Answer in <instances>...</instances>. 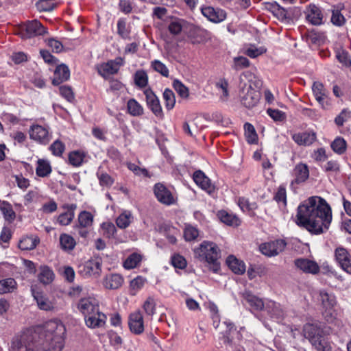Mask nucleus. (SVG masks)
I'll return each mask as SVG.
<instances>
[{
  "mask_svg": "<svg viewBox=\"0 0 351 351\" xmlns=\"http://www.w3.org/2000/svg\"><path fill=\"white\" fill-rule=\"evenodd\" d=\"M123 282V277L118 274L107 275L103 281L104 286L108 289H117L121 287Z\"/></svg>",
  "mask_w": 351,
  "mask_h": 351,
  "instance_id": "obj_27",
  "label": "nucleus"
},
{
  "mask_svg": "<svg viewBox=\"0 0 351 351\" xmlns=\"http://www.w3.org/2000/svg\"><path fill=\"white\" fill-rule=\"evenodd\" d=\"M336 57L344 66L349 67L351 66V59L348 51L343 49L339 50L337 51Z\"/></svg>",
  "mask_w": 351,
  "mask_h": 351,
  "instance_id": "obj_58",
  "label": "nucleus"
},
{
  "mask_svg": "<svg viewBox=\"0 0 351 351\" xmlns=\"http://www.w3.org/2000/svg\"><path fill=\"white\" fill-rule=\"evenodd\" d=\"M330 147L335 153L342 154L346 150V141L341 137H337L332 142Z\"/></svg>",
  "mask_w": 351,
  "mask_h": 351,
  "instance_id": "obj_48",
  "label": "nucleus"
},
{
  "mask_svg": "<svg viewBox=\"0 0 351 351\" xmlns=\"http://www.w3.org/2000/svg\"><path fill=\"white\" fill-rule=\"evenodd\" d=\"M193 178L195 184L202 189L209 193L214 191V185L211 183L210 180L202 171H196L193 173Z\"/></svg>",
  "mask_w": 351,
  "mask_h": 351,
  "instance_id": "obj_21",
  "label": "nucleus"
},
{
  "mask_svg": "<svg viewBox=\"0 0 351 351\" xmlns=\"http://www.w3.org/2000/svg\"><path fill=\"white\" fill-rule=\"evenodd\" d=\"M201 12L208 21L215 23L223 21L227 16L225 10L221 8H215L212 6H202Z\"/></svg>",
  "mask_w": 351,
  "mask_h": 351,
  "instance_id": "obj_11",
  "label": "nucleus"
},
{
  "mask_svg": "<svg viewBox=\"0 0 351 351\" xmlns=\"http://www.w3.org/2000/svg\"><path fill=\"white\" fill-rule=\"evenodd\" d=\"M134 80L136 86L140 88L145 87L148 83L147 74L143 70H138L134 74Z\"/></svg>",
  "mask_w": 351,
  "mask_h": 351,
  "instance_id": "obj_46",
  "label": "nucleus"
},
{
  "mask_svg": "<svg viewBox=\"0 0 351 351\" xmlns=\"http://www.w3.org/2000/svg\"><path fill=\"white\" fill-rule=\"evenodd\" d=\"M117 33L123 39L130 38V31L126 25L125 21L123 19H120L117 21Z\"/></svg>",
  "mask_w": 351,
  "mask_h": 351,
  "instance_id": "obj_53",
  "label": "nucleus"
},
{
  "mask_svg": "<svg viewBox=\"0 0 351 351\" xmlns=\"http://www.w3.org/2000/svg\"><path fill=\"white\" fill-rule=\"evenodd\" d=\"M250 66L249 60L243 56L235 57L233 59V64L232 68L236 71H239Z\"/></svg>",
  "mask_w": 351,
  "mask_h": 351,
  "instance_id": "obj_52",
  "label": "nucleus"
},
{
  "mask_svg": "<svg viewBox=\"0 0 351 351\" xmlns=\"http://www.w3.org/2000/svg\"><path fill=\"white\" fill-rule=\"evenodd\" d=\"M243 300L248 304L254 311H261L264 308V302L262 299L253 295L251 292L245 291L242 293Z\"/></svg>",
  "mask_w": 351,
  "mask_h": 351,
  "instance_id": "obj_26",
  "label": "nucleus"
},
{
  "mask_svg": "<svg viewBox=\"0 0 351 351\" xmlns=\"http://www.w3.org/2000/svg\"><path fill=\"white\" fill-rule=\"evenodd\" d=\"M75 207V205H71V210L62 213L58 216L57 221L61 226H67L71 223L75 217L73 210Z\"/></svg>",
  "mask_w": 351,
  "mask_h": 351,
  "instance_id": "obj_41",
  "label": "nucleus"
},
{
  "mask_svg": "<svg viewBox=\"0 0 351 351\" xmlns=\"http://www.w3.org/2000/svg\"><path fill=\"white\" fill-rule=\"evenodd\" d=\"M216 87L218 91L221 94V99L223 101L227 100L228 97V83L226 80H221L216 83Z\"/></svg>",
  "mask_w": 351,
  "mask_h": 351,
  "instance_id": "obj_59",
  "label": "nucleus"
},
{
  "mask_svg": "<svg viewBox=\"0 0 351 351\" xmlns=\"http://www.w3.org/2000/svg\"><path fill=\"white\" fill-rule=\"evenodd\" d=\"M173 86L174 89L180 97L183 98H187L189 97V92L188 88L185 86L180 80H174Z\"/></svg>",
  "mask_w": 351,
  "mask_h": 351,
  "instance_id": "obj_60",
  "label": "nucleus"
},
{
  "mask_svg": "<svg viewBox=\"0 0 351 351\" xmlns=\"http://www.w3.org/2000/svg\"><path fill=\"white\" fill-rule=\"evenodd\" d=\"M322 333V330L316 325L313 324H306L303 328V334L305 338L308 339L310 342L320 336Z\"/></svg>",
  "mask_w": 351,
  "mask_h": 351,
  "instance_id": "obj_32",
  "label": "nucleus"
},
{
  "mask_svg": "<svg viewBox=\"0 0 351 351\" xmlns=\"http://www.w3.org/2000/svg\"><path fill=\"white\" fill-rule=\"evenodd\" d=\"M245 136L250 144H256L258 142V136L254 127L250 123L244 124Z\"/></svg>",
  "mask_w": 351,
  "mask_h": 351,
  "instance_id": "obj_39",
  "label": "nucleus"
},
{
  "mask_svg": "<svg viewBox=\"0 0 351 351\" xmlns=\"http://www.w3.org/2000/svg\"><path fill=\"white\" fill-rule=\"evenodd\" d=\"M142 261V256L138 253L131 254L124 261L123 267L127 269L136 267Z\"/></svg>",
  "mask_w": 351,
  "mask_h": 351,
  "instance_id": "obj_40",
  "label": "nucleus"
},
{
  "mask_svg": "<svg viewBox=\"0 0 351 351\" xmlns=\"http://www.w3.org/2000/svg\"><path fill=\"white\" fill-rule=\"evenodd\" d=\"M198 236L199 231L196 228L189 225L185 227L184 230V237L186 241H193L197 239Z\"/></svg>",
  "mask_w": 351,
  "mask_h": 351,
  "instance_id": "obj_57",
  "label": "nucleus"
},
{
  "mask_svg": "<svg viewBox=\"0 0 351 351\" xmlns=\"http://www.w3.org/2000/svg\"><path fill=\"white\" fill-rule=\"evenodd\" d=\"M163 98L165 101V107L167 110H171L176 104L175 95L173 92L166 88L163 93Z\"/></svg>",
  "mask_w": 351,
  "mask_h": 351,
  "instance_id": "obj_51",
  "label": "nucleus"
},
{
  "mask_svg": "<svg viewBox=\"0 0 351 351\" xmlns=\"http://www.w3.org/2000/svg\"><path fill=\"white\" fill-rule=\"evenodd\" d=\"M43 330L45 339L36 332L24 334L20 339L12 341L10 351H61L65 328L60 320L47 322Z\"/></svg>",
  "mask_w": 351,
  "mask_h": 351,
  "instance_id": "obj_1",
  "label": "nucleus"
},
{
  "mask_svg": "<svg viewBox=\"0 0 351 351\" xmlns=\"http://www.w3.org/2000/svg\"><path fill=\"white\" fill-rule=\"evenodd\" d=\"M60 94L69 102H72L75 99L74 93L72 88L68 86H61L59 88Z\"/></svg>",
  "mask_w": 351,
  "mask_h": 351,
  "instance_id": "obj_64",
  "label": "nucleus"
},
{
  "mask_svg": "<svg viewBox=\"0 0 351 351\" xmlns=\"http://www.w3.org/2000/svg\"><path fill=\"white\" fill-rule=\"evenodd\" d=\"M311 344L317 351H330L331 347L325 338L321 335L312 341Z\"/></svg>",
  "mask_w": 351,
  "mask_h": 351,
  "instance_id": "obj_44",
  "label": "nucleus"
},
{
  "mask_svg": "<svg viewBox=\"0 0 351 351\" xmlns=\"http://www.w3.org/2000/svg\"><path fill=\"white\" fill-rule=\"evenodd\" d=\"M306 20L314 25H319L322 23V14L320 9L314 4H310L306 10Z\"/></svg>",
  "mask_w": 351,
  "mask_h": 351,
  "instance_id": "obj_22",
  "label": "nucleus"
},
{
  "mask_svg": "<svg viewBox=\"0 0 351 351\" xmlns=\"http://www.w3.org/2000/svg\"><path fill=\"white\" fill-rule=\"evenodd\" d=\"M49 149L53 155L60 156L65 149V146L62 142L56 140L51 145Z\"/></svg>",
  "mask_w": 351,
  "mask_h": 351,
  "instance_id": "obj_63",
  "label": "nucleus"
},
{
  "mask_svg": "<svg viewBox=\"0 0 351 351\" xmlns=\"http://www.w3.org/2000/svg\"><path fill=\"white\" fill-rule=\"evenodd\" d=\"M123 63V60L119 57L114 60H111L107 62L101 64L98 66L97 71L100 75L104 78H107L110 75L116 74Z\"/></svg>",
  "mask_w": 351,
  "mask_h": 351,
  "instance_id": "obj_9",
  "label": "nucleus"
},
{
  "mask_svg": "<svg viewBox=\"0 0 351 351\" xmlns=\"http://www.w3.org/2000/svg\"><path fill=\"white\" fill-rule=\"evenodd\" d=\"M96 175L99 180V185L101 186L110 187L114 183L113 178L106 172L101 171L99 169Z\"/></svg>",
  "mask_w": 351,
  "mask_h": 351,
  "instance_id": "obj_49",
  "label": "nucleus"
},
{
  "mask_svg": "<svg viewBox=\"0 0 351 351\" xmlns=\"http://www.w3.org/2000/svg\"><path fill=\"white\" fill-rule=\"evenodd\" d=\"M144 94L145 95L146 103L148 108L154 114L155 116L160 119H162L164 114L158 97L149 88L146 89L144 91Z\"/></svg>",
  "mask_w": 351,
  "mask_h": 351,
  "instance_id": "obj_13",
  "label": "nucleus"
},
{
  "mask_svg": "<svg viewBox=\"0 0 351 351\" xmlns=\"http://www.w3.org/2000/svg\"><path fill=\"white\" fill-rule=\"evenodd\" d=\"M152 68L164 77L169 76V69L167 66L160 60H155L151 62Z\"/></svg>",
  "mask_w": 351,
  "mask_h": 351,
  "instance_id": "obj_55",
  "label": "nucleus"
},
{
  "mask_svg": "<svg viewBox=\"0 0 351 351\" xmlns=\"http://www.w3.org/2000/svg\"><path fill=\"white\" fill-rule=\"evenodd\" d=\"M335 256L341 268L348 274H351V256L347 250L342 247L336 248Z\"/></svg>",
  "mask_w": 351,
  "mask_h": 351,
  "instance_id": "obj_16",
  "label": "nucleus"
},
{
  "mask_svg": "<svg viewBox=\"0 0 351 351\" xmlns=\"http://www.w3.org/2000/svg\"><path fill=\"white\" fill-rule=\"evenodd\" d=\"M274 15L282 21H289L291 19V15L288 10L276 5L273 7Z\"/></svg>",
  "mask_w": 351,
  "mask_h": 351,
  "instance_id": "obj_47",
  "label": "nucleus"
},
{
  "mask_svg": "<svg viewBox=\"0 0 351 351\" xmlns=\"http://www.w3.org/2000/svg\"><path fill=\"white\" fill-rule=\"evenodd\" d=\"M292 139L299 145L308 146L316 140V134L313 132H299L293 134Z\"/></svg>",
  "mask_w": 351,
  "mask_h": 351,
  "instance_id": "obj_24",
  "label": "nucleus"
},
{
  "mask_svg": "<svg viewBox=\"0 0 351 351\" xmlns=\"http://www.w3.org/2000/svg\"><path fill=\"white\" fill-rule=\"evenodd\" d=\"M194 255L199 261L216 266L217 261L221 257V250L215 243L204 241L194 249Z\"/></svg>",
  "mask_w": 351,
  "mask_h": 351,
  "instance_id": "obj_3",
  "label": "nucleus"
},
{
  "mask_svg": "<svg viewBox=\"0 0 351 351\" xmlns=\"http://www.w3.org/2000/svg\"><path fill=\"white\" fill-rule=\"evenodd\" d=\"M102 259L93 256L80 266V273L85 277L98 278L101 272Z\"/></svg>",
  "mask_w": 351,
  "mask_h": 351,
  "instance_id": "obj_6",
  "label": "nucleus"
},
{
  "mask_svg": "<svg viewBox=\"0 0 351 351\" xmlns=\"http://www.w3.org/2000/svg\"><path fill=\"white\" fill-rule=\"evenodd\" d=\"M99 300L92 296L82 298L77 304V308L85 316L99 310Z\"/></svg>",
  "mask_w": 351,
  "mask_h": 351,
  "instance_id": "obj_15",
  "label": "nucleus"
},
{
  "mask_svg": "<svg viewBox=\"0 0 351 351\" xmlns=\"http://www.w3.org/2000/svg\"><path fill=\"white\" fill-rule=\"evenodd\" d=\"M17 289V282L12 278L0 280V294L12 293Z\"/></svg>",
  "mask_w": 351,
  "mask_h": 351,
  "instance_id": "obj_36",
  "label": "nucleus"
},
{
  "mask_svg": "<svg viewBox=\"0 0 351 351\" xmlns=\"http://www.w3.org/2000/svg\"><path fill=\"white\" fill-rule=\"evenodd\" d=\"M287 243L282 239H276L262 243L260 247L261 253L267 256L271 257L278 255L284 251Z\"/></svg>",
  "mask_w": 351,
  "mask_h": 351,
  "instance_id": "obj_8",
  "label": "nucleus"
},
{
  "mask_svg": "<svg viewBox=\"0 0 351 351\" xmlns=\"http://www.w3.org/2000/svg\"><path fill=\"white\" fill-rule=\"evenodd\" d=\"M69 77L70 71L68 66L64 64H60L54 71L52 84L56 86L59 85L68 80Z\"/></svg>",
  "mask_w": 351,
  "mask_h": 351,
  "instance_id": "obj_23",
  "label": "nucleus"
},
{
  "mask_svg": "<svg viewBox=\"0 0 351 351\" xmlns=\"http://www.w3.org/2000/svg\"><path fill=\"white\" fill-rule=\"evenodd\" d=\"M128 325L130 331L134 334L140 335L144 331L143 317L140 311L130 315Z\"/></svg>",
  "mask_w": 351,
  "mask_h": 351,
  "instance_id": "obj_18",
  "label": "nucleus"
},
{
  "mask_svg": "<svg viewBox=\"0 0 351 351\" xmlns=\"http://www.w3.org/2000/svg\"><path fill=\"white\" fill-rule=\"evenodd\" d=\"M154 195L160 203L170 206L176 202L172 193L162 183H156L154 186Z\"/></svg>",
  "mask_w": 351,
  "mask_h": 351,
  "instance_id": "obj_10",
  "label": "nucleus"
},
{
  "mask_svg": "<svg viewBox=\"0 0 351 351\" xmlns=\"http://www.w3.org/2000/svg\"><path fill=\"white\" fill-rule=\"evenodd\" d=\"M146 279L141 276H137L130 281V288L132 295H135L145 285Z\"/></svg>",
  "mask_w": 351,
  "mask_h": 351,
  "instance_id": "obj_43",
  "label": "nucleus"
},
{
  "mask_svg": "<svg viewBox=\"0 0 351 351\" xmlns=\"http://www.w3.org/2000/svg\"><path fill=\"white\" fill-rule=\"evenodd\" d=\"M260 93L250 85H245L240 94L241 102L247 108L254 107L260 99Z\"/></svg>",
  "mask_w": 351,
  "mask_h": 351,
  "instance_id": "obj_7",
  "label": "nucleus"
},
{
  "mask_svg": "<svg viewBox=\"0 0 351 351\" xmlns=\"http://www.w3.org/2000/svg\"><path fill=\"white\" fill-rule=\"evenodd\" d=\"M53 0H40L36 4V8L39 12H50L54 8Z\"/></svg>",
  "mask_w": 351,
  "mask_h": 351,
  "instance_id": "obj_61",
  "label": "nucleus"
},
{
  "mask_svg": "<svg viewBox=\"0 0 351 351\" xmlns=\"http://www.w3.org/2000/svg\"><path fill=\"white\" fill-rule=\"evenodd\" d=\"M331 221V208L320 197H311L298 208L296 223L312 234H319L326 231Z\"/></svg>",
  "mask_w": 351,
  "mask_h": 351,
  "instance_id": "obj_2",
  "label": "nucleus"
},
{
  "mask_svg": "<svg viewBox=\"0 0 351 351\" xmlns=\"http://www.w3.org/2000/svg\"><path fill=\"white\" fill-rule=\"evenodd\" d=\"M29 136L32 140L43 145H47L51 137L48 129L40 125H34L31 127Z\"/></svg>",
  "mask_w": 351,
  "mask_h": 351,
  "instance_id": "obj_14",
  "label": "nucleus"
},
{
  "mask_svg": "<svg viewBox=\"0 0 351 351\" xmlns=\"http://www.w3.org/2000/svg\"><path fill=\"white\" fill-rule=\"evenodd\" d=\"M93 222V216L88 211H82L78 216L79 224L76 228H89Z\"/></svg>",
  "mask_w": 351,
  "mask_h": 351,
  "instance_id": "obj_38",
  "label": "nucleus"
},
{
  "mask_svg": "<svg viewBox=\"0 0 351 351\" xmlns=\"http://www.w3.org/2000/svg\"><path fill=\"white\" fill-rule=\"evenodd\" d=\"M52 171L49 161L45 159H38L36 163V173L38 177H48Z\"/></svg>",
  "mask_w": 351,
  "mask_h": 351,
  "instance_id": "obj_30",
  "label": "nucleus"
},
{
  "mask_svg": "<svg viewBox=\"0 0 351 351\" xmlns=\"http://www.w3.org/2000/svg\"><path fill=\"white\" fill-rule=\"evenodd\" d=\"M127 108L130 114L139 117L143 114V106L134 99H130L127 103Z\"/></svg>",
  "mask_w": 351,
  "mask_h": 351,
  "instance_id": "obj_37",
  "label": "nucleus"
},
{
  "mask_svg": "<svg viewBox=\"0 0 351 351\" xmlns=\"http://www.w3.org/2000/svg\"><path fill=\"white\" fill-rule=\"evenodd\" d=\"M101 231L104 237L110 239L114 238L117 228L111 222H104L101 225Z\"/></svg>",
  "mask_w": 351,
  "mask_h": 351,
  "instance_id": "obj_50",
  "label": "nucleus"
},
{
  "mask_svg": "<svg viewBox=\"0 0 351 351\" xmlns=\"http://www.w3.org/2000/svg\"><path fill=\"white\" fill-rule=\"evenodd\" d=\"M238 205L243 211L254 210L258 207L256 202H250L248 199L243 197L239 198Z\"/></svg>",
  "mask_w": 351,
  "mask_h": 351,
  "instance_id": "obj_54",
  "label": "nucleus"
},
{
  "mask_svg": "<svg viewBox=\"0 0 351 351\" xmlns=\"http://www.w3.org/2000/svg\"><path fill=\"white\" fill-rule=\"evenodd\" d=\"M46 33V28L38 20L28 21L19 29V34L23 39L44 35Z\"/></svg>",
  "mask_w": 351,
  "mask_h": 351,
  "instance_id": "obj_5",
  "label": "nucleus"
},
{
  "mask_svg": "<svg viewBox=\"0 0 351 351\" xmlns=\"http://www.w3.org/2000/svg\"><path fill=\"white\" fill-rule=\"evenodd\" d=\"M268 308L271 316L278 319L283 317L284 312L280 304L272 302L268 305Z\"/></svg>",
  "mask_w": 351,
  "mask_h": 351,
  "instance_id": "obj_62",
  "label": "nucleus"
},
{
  "mask_svg": "<svg viewBox=\"0 0 351 351\" xmlns=\"http://www.w3.org/2000/svg\"><path fill=\"white\" fill-rule=\"evenodd\" d=\"M40 239L36 236H26L23 237L19 243V247L22 250H32L39 243Z\"/></svg>",
  "mask_w": 351,
  "mask_h": 351,
  "instance_id": "obj_31",
  "label": "nucleus"
},
{
  "mask_svg": "<svg viewBox=\"0 0 351 351\" xmlns=\"http://www.w3.org/2000/svg\"><path fill=\"white\" fill-rule=\"evenodd\" d=\"M293 176L294 179L291 182V186L294 184H300L305 182L309 176L308 166L303 163L297 165L293 170Z\"/></svg>",
  "mask_w": 351,
  "mask_h": 351,
  "instance_id": "obj_20",
  "label": "nucleus"
},
{
  "mask_svg": "<svg viewBox=\"0 0 351 351\" xmlns=\"http://www.w3.org/2000/svg\"><path fill=\"white\" fill-rule=\"evenodd\" d=\"M217 216L221 222L228 226H238L241 223L240 219L235 215L226 210H219Z\"/></svg>",
  "mask_w": 351,
  "mask_h": 351,
  "instance_id": "obj_33",
  "label": "nucleus"
},
{
  "mask_svg": "<svg viewBox=\"0 0 351 351\" xmlns=\"http://www.w3.org/2000/svg\"><path fill=\"white\" fill-rule=\"evenodd\" d=\"M85 154L80 151H73L69 154V163L73 167H80L82 165Z\"/></svg>",
  "mask_w": 351,
  "mask_h": 351,
  "instance_id": "obj_45",
  "label": "nucleus"
},
{
  "mask_svg": "<svg viewBox=\"0 0 351 351\" xmlns=\"http://www.w3.org/2000/svg\"><path fill=\"white\" fill-rule=\"evenodd\" d=\"M31 293L39 309L48 311L54 308V303L42 291H39L36 287L32 286Z\"/></svg>",
  "mask_w": 351,
  "mask_h": 351,
  "instance_id": "obj_12",
  "label": "nucleus"
},
{
  "mask_svg": "<svg viewBox=\"0 0 351 351\" xmlns=\"http://www.w3.org/2000/svg\"><path fill=\"white\" fill-rule=\"evenodd\" d=\"M86 325L90 328H100L106 324L107 317L99 310L84 317Z\"/></svg>",
  "mask_w": 351,
  "mask_h": 351,
  "instance_id": "obj_17",
  "label": "nucleus"
},
{
  "mask_svg": "<svg viewBox=\"0 0 351 351\" xmlns=\"http://www.w3.org/2000/svg\"><path fill=\"white\" fill-rule=\"evenodd\" d=\"M317 300L321 304L323 315L328 321H332L335 317L334 308L337 304L334 293L325 289H321L318 292Z\"/></svg>",
  "mask_w": 351,
  "mask_h": 351,
  "instance_id": "obj_4",
  "label": "nucleus"
},
{
  "mask_svg": "<svg viewBox=\"0 0 351 351\" xmlns=\"http://www.w3.org/2000/svg\"><path fill=\"white\" fill-rule=\"evenodd\" d=\"M55 278V274L53 270L48 266L42 265L39 268V274L38 279L40 282L44 285H49L53 282Z\"/></svg>",
  "mask_w": 351,
  "mask_h": 351,
  "instance_id": "obj_29",
  "label": "nucleus"
},
{
  "mask_svg": "<svg viewBox=\"0 0 351 351\" xmlns=\"http://www.w3.org/2000/svg\"><path fill=\"white\" fill-rule=\"evenodd\" d=\"M274 198L280 206H285L287 205V193L285 187L283 186H279Z\"/></svg>",
  "mask_w": 351,
  "mask_h": 351,
  "instance_id": "obj_56",
  "label": "nucleus"
},
{
  "mask_svg": "<svg viewBox=\"0 0 351 351\" xmlns=\"http://www.w3.org/2000/svg\"><path fill=\"white\" fill-rule=\"evenodd\" d=\"M132 219L131 212L125 210L117 217L116 223L120 228H126L131 223Z\"/></svg>",
  "mask_w": 351,
  "mask_h": 351,
  "instance_id": "obj_42",
  "label": "nucleus"
},
{
  "mask_svg": "<svg viewBox=\"0 0 351 351\" xmlns=\"http://www.w3.org/2000/svg\"><path fill=\"white\" fill-rule=\"evenodd\" d=\"M0 210L4 219L10 223L13 222L16 218V213L12 205L6 202L0 200Z\"/></svg>",
  "mask_w": 351,
  "mask_h": 351,
  "instance_id": "obj_35",
  "label": "nucleus"
},
{
  "mask_svg": "<svg viewBox=\"0 0 351 351\" xmlns=\"http://www.w3.org/2000/svg\"><path fill=\"white\" fill-rule=\"evenodd\" d=\"M295 265L304 273L316 274L319 271V267L317 263L307 258L296 259Z\"/></svg>",
  "mask_w": 351,
  "mask_h": 351,
  "instance_id": "obj_19",
  "label": "nucleus"
},
{
  "mask_svg": "<svg viewBox=\"0 0 351 351\" xmlns=\"http://www.w3.org/2000/svg\"><path fill=\"white\" fill-rule=\"evenodd\" d=\"M226 263L228 267L236 274H243L245 271V265L243 261L230 255L227 258Z\"/></svg>",
  "mask_w": 351,
  "mask_h": 351,
  "instance_id": "obj_28",
  "label": "nucleus"
},
{
  "mask_svg": "<svg viewBox=\"0 0 351 351\" xmlns=\"http://www.w3.org/2000/svg\"><path fill=\"white\" fill-rule=\"evenodd\" d=\"M60 245L63 251L69 252L75 248L76 241L71 235L62 233L60 236Z\"/></svg>",
  "mask_w": 351,
  "mask_h": 351,
  "instance_id": "obj_34",
  "label": "nucleus"
},
{
  "mask_svg": "<svg viewBox=\"0 0 351 351\" xmlns=\"http://www.w3.org/2000/svg\"><path fill=\"white\" fill-rule=\"evenodd\" d=\"M312 90L316 100L322 106V108H326V106L328 105V101H326L328 93L324 85L320 82H315L313 84Z\"/></svg>",
  "mask_w": 351,
  "mask_h": 351,
  "instance_id": "obj_25",
  "label": "nucleus"
}]
</instances>
